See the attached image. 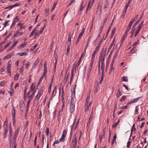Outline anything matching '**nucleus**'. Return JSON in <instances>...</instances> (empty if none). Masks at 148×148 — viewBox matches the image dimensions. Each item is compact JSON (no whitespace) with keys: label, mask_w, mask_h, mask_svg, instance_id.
<instances>
[{"label":"nucleus","mask_w":148,"mask_h":148,"mask_svg":"<svg viewBox=\"0 0 148 148\" xmlns=\"http://www.w3.org/2000/svg\"><path fill=\"white\" fill-rule=\"evenodd\" d=\"M43 91V89L41 88L38 91L37 95L34 98V105H37L38 102L39 98L42 95V92Z\"/></svg>","instance_id":"f257e3e1"},{"label":"nucleus","mask_w":148,"mask_h":148,"mask_svg":"<svg viewBox=\"0 0 148 148\" xmlns=\"http://www.w3.org/2000/svg\"><path fill=\"white\" fill-rule=\"evenodd\" d=\"M19 130L20 127H18L14 132L13 139V140L14 141L13 143H16L17 138L18 137Z\"/></svg>","instance_id":"f03ea898"},{"label":"nucleus","mask_w":148,"mask_h":148,"mask_svg":"<svg viewBox=\"0 0 148 148\" xmlns=\"http://www.w3.org/2000/svg\"><path fill=\"white\" fill-rule=\"evenodd\" d=\"M105 134V131L104 129H103L99 135L100 141L101 143L104 142L106 140Z\"/></svg>","instance_id":"7ed1b4c3"},{"label":"nucleus","mask_w":148,"mask_h":148,"mask_svg":"<svg viewBox=\"0 0 148 148\" xmlns=\"http://www.w3.org/2000/svg\"><path fill=\"white\" fill-rule=\"evenodd\" d=\"M106 54V51H102L101 52V56L99 58V59L100 60H101V61L102 64H104Z\"/></svg>","instance_id":"20e7f679"},{"label":"nucleus","mask_w":148,"mask_h":148,"mask_svg":"<svg viewBox=\"0 0 148 148\" xmlns=\"http://www.w3.org/2000/svg\"><path fill=\"white\" fill-rule=\"evenodd\" d=\"M77 145V139L75 137L73 138L71 145V148H75Z\"/></svg>","instance_id":"39448f33"},{"label":"nucleus","mask_w":148,"mask_h":148,"mask_svg":"<svg viewBox=\"0 0 148 148\" xmlns=\"http://www.w3.org/2000/svg\"><path fill=\"white\" fill-rule=\"evenodd\" d=\"M12 114V122L13 125H14L15 122L16 112L15 109L13 106V107Z\"/></svg>","instance_id":"423d86ee"},{"label":"nucleus","mask_w":148,"mask_h":148,"mask_svg":"<svg viewBox=\"0 0 148 148\" xmlns=\"http://www.w3.org/2000/svg\"><path fill=\"white\" fill-rule=\"evenodd\" d=\"M93 64V60H91V63L90 66L88 68V75L89 76L91 71L92 70V65Z\"/></svg>","instance_id":"0eeeda50"},{"label":"nucleus","mask_w":148,"mask_h":148,"mask_svg":"<svg viewBox=\"0 0 148 148\" xmlns=\"http://www.w3.org/2000/svg\"><path fill=\"white\" fill-rule=\"evenodd\" d=\"M134 21L132 20V21H131L130 22V23L127 27L125 31V34H127V33L129 31V30L130 29L131 26L132 25Z\"/></svg>","instance_id":"6e6552de"},{"label":"nucleus","mask_w":148,"mask_h":148,"mask_svg":"<svg viewBox=\"0 0 148 148\" xmlns=\"http://www.w3.org/2000/svg\"><path fill=\"white\" fill-rule=\"evenodd\" d=\"M86 5V4L85 3H84V2L82 1V2L81 4V5L80 6V10L79 12L80 14H81L82 13V10L84 8Z\"/></svg>","instance_id":"1a4fd4ad"},{"label":"nucleus","mask_w":148,"mask_h":148,"mask_svg":"<svg viewBox=\"0 0 148 148\" xmlns=\"http://www.w3.org/2000/svg\"><path fill=\"white\" fill-rule=\"evenodd\" d=\"M47 64L45 63L44 65V72L43 74L42 75L44 77H45L46 74L47 73Z\"/></svg>","instance_id":"9d476101"},{"label":"nucleus","mask_w":148,"mask_h":148,"mask_svg":"<svg viewBox=\"0 0 148 148\" xmlns=\"http://www.w3.org/2000/svg\"><path fill=\"white\" fill-rule=\"evenodd\" d=\"M139 100V98H137L134 100L128 102L127 104V105L130 104L131 103H136L138 102Z\"/></svg>","instance_id":"9b49d317"},{"label":"nucleus","mask_w":148,"mask_h":148,"mask_svg":"<svg viewBox=\"0 0 148 148\" xmlns=\"http://www.w3.org/2000/svg\"><path fill=\"white\" fill-rule=\"evenodd\" d=\"M70 112L71 113H72L74 110L75 105H74V104H70Z\"/></svg>","instance_id":"f8f14e48"},{"label":"nucleus","mask_w":148,"mask_h":148,"mask_svg":"<svg viewBox=\"0 0 148 148\" xmlns=\"http://www.w3.org/2000/svg\"><path fill=\"white\" fill-rule=\"evenodd\" d=\"M39 61V58H38L35 61L33 65L32 69H33L35 67V66L38 64Z\"/></svg>","instance_id":"ddd939ff"},{"label":"nucleus","mask_w":148,"mask_h":148,"mask_svg":"<svg viewBox=\"0 0 148 148\" xmlns=\"http://www.w3.org/2000/svg\"><path fill=\"white\" fill-rule=\"evenodd\" d=\"M62 94H61V97L62 99V102H63V101H64V88L63 86H62Z\"/></svg>","instance_id":"4468645a"},{"label":"nucleus","mask_w":148,"mask_h":148,"mask_svg":"<svg viewBox=\"0 0 148 148\" xmlns=\"http://www.w3.org/2000/svg\"><path fill=\"white\" fill-rule=\"evenodd\" d=\"M27 43L25 42H24L23 43H21V45L18 47V49H19L21 48H23L26 46Z\"/></svg>","instance_id":"2eb2a0df"},{"label":"nucleus","mask_w":148,"mask_h":148,"mask_svg":"<svg viewBox=\"0 0 148 148\" xmlns=\"http://www.w3.org/2000/svg\"><path fill=\"white\" fill-rule=\"evenodd\" d=\"M8 124V122L6 121H4L3 125V128L4 130H8L7 125Z\"/></svg>","instance_id":"dca6fc26"},{"label":"nucleus","mask_w":148,"mask_h":148,"mask_svg":"<svg viewBox=\"0 0 148 148\" xmlns=\"http://www.w3.org/2000/svg\"><path fill=\"white\" fill-rule=\"evenodd\" d=\"M83 53H82V55H81L80 59H79V60H78L77 63L76 64V66H77V67H78V66L79 65L80 62H81V59L82 58L83 56Z\"/></svg>","instance_id":"f3484780"},{"label":"nucleus","mask_w":148,"mask_h":148,"mask_svg":"<svg viewBox=\"0 0 148 148\" xmlns=\"http://www.w3.org/2000/svg\"><path fill=\"white\" fill-rule=\"evenodd\" d=\"M12 128L10 125L9 127V136H10V138L12 136Z\"/></svg>","instance_id":"a211bd4d"},{"label":"nucleus","mask_w":148,"mask_h":148,"mask_svg":"<svg viewBox=\"0 0 148 148\" xmlns=\"http://www.w3.org/2000/svg\"><path fill=\"white\" fill-rule=\"evenodd\" d=\"M104 25L103 23H101V26L100 27L99 29V34H100L102 32V30L103 28Z\"/></svg>","instance_id":"6ab92c4d"},{"label":"nucleus","mask_w":148,"mask_h":148,"mask_svg":"<svg viewBox=\"0 0 148 148\" xmlns=\"http://www.w3.org/2000/svg\"><path fill=\"white\" fill-rule=\"evenodd\" d=\"M139 43V40H138L136 42H135L133 45V47L132 49L133 50H134L136 48V46L138 45Z\"/></svg>","instance_id":"aec40b11"},{"label":"nucleus","mask_w":148,"mask_h":148,"mask_svg":"<svg viewBox=\"0 0 148 148\" xmlns=\"http://www.w3.org/2000/svg\"><path fill=\"white\" fill-rule=\"evenodd\" d=\"M17 54L21 56H26L27 55V53L26 52H23L21 53H18Z\"/></svg>","instance_id":"412c9836"},{"label":"nucleus","mask_w":148,"mask_h":148,"mask_svg":"<svg viewBox=\"0 0 148 148\" xmlns=\"http://www.w3.org/2000/svg\"><path fill=\"white\" fill-rule=\"evenodd\" d=\"M71 37L70 36V34L68 36V41L67 43L68 44V45H69V46H70L71 45Z\"/></svg>","instance_id":"4be33fe9"},{"label":"nucleus","mask_w":148,"mask_h":148,"mask_svg":"<svg viewBox=\"0 0 148 148\" xmlns=\"http://www.w3.org/2000/svg\"><path fill=\"white\" fill-rule=\"evenodd\" d=\"M68 77H69V74H67V76H66V75L65 78L63 81V82L64 84H66V82L67 81V80H68Z\"/></svg>","instance_id":"5701e85b"},{"label":"nucleus","mask_w":148,"mask_h":148,"mask_svg":"<svg viewBox=\"0 0 148 148\" xmlns=\"http://www.w3.org/2000/svg\"><path fill=\"white\" fill-rule=\"evenodd\" d=\"M116 138V134H115L113 136V138L112 141L111 145H112L114 144V142L115 141Z\"/></svg>","instance_id":"b1692460"},{"label":"nucleus","mask_w":148,"mask_h":148,"mask_svg":"<svg viewBox=\"0 0 148 148\" xmlns=\"http://www.w3.org/2000/svg\"><path fill=\"white\" fill-rule=\"evenodd\" d=\"M122 94V92H121L119 89L118 90V91L116 93V96L118 97H119Z\"/></svg>","instance_id":"393cba45"},{"label":"nucleus","mask_w":148,"mask_h":148,"mask_svg":"<svg viewBox=\"0 0 148 148\" xmlns=\"http://www.w3.org/2000/svg\"><path fill=\"white\" fill-rule=\"evenodd\" d=\"M18 26H20V29H23L25 28V26L24 25V24L22 23H18Z\"/></svg>","instance_id":"a878e982"},{"label":"nucleus","mask_w":148,"mask_h":148,"mask_svg":"<svg viewBox=\"0 0 148 148\" xmlns=\"http://www.w3.org/2000/svg\"><path fill=\"white\" fill-rule=\"evenodd\" d=\"M105 68V65L104 64H102L101 66V69L102 70V73L104 74V70Z\"/></svg>","instance_id":"bb28decb"},{"label":"nucleus","mask_w":148,"mask_h":148,"mask_svg":"<svg viewBox=\"0 0 148 148\" xmlns=\"http://www.w3.org/2000/svg\"><path fill=\"white\" fill-rule=\"evenodd\" d=\"M19 77V75L17 73L14 76V80L15 81L17 80Z\"/></svg>","instance_id":"cd10ccee"},{"label":"nucleus","mask_w":148,"mask_h":148,"mask_svg":"<svg viewBox=\"0 0 148 148\" xmlns=\"http://www.w3.org/2000/svg\"><path fill=\"white\" fill-rule=\"evenodd\" d=\"M108 19V16L107 15L105 17L104 21L102 23H103V24L105 25V24L106 23L107 20Z\"/></svg>","instance_id":"c85d7f7f"},{"label":"nucleus","mask_w":148,"mask_h":148,"mask_svg":"<svg viewBox=\"0 0 148 148\" xmlns=\"http://www.w3.org/2000/svg\"><path fill=\"white\" fill-rule=\"evenodd\" d=\"M92 120H88V121L87 123L86 127L87 128V129H88L89 128V127L90 126L91 122L92 121Z\"/></svg>","instance_id":"c756f323"},{"label":"nucleus","mask_w":148,"mask_h":148,"mask_svg":"<svg viewBox=\"0 0 148 148\" xmlns=\"http://www.w3.org/2000/svg\"><path fill=\"white\" fill-rule=\"evenodd\" d=\"M47 25V24L46 23H45L44 25L41 28V29L40 31L39 32H40V33L41 34L42 33L43 31L44 28L45 27H46V25Z\"/></svg>","instance_id":"7c9ffc66"},{"label":"nucleus","mask_w":148,"mask_h":148,"mask_svg":"<svg viewBox=\"0 0 148 148\" xmlns=\"http://www.w3.org/2000/svg\"><path fill=\"white\" fill-rule=\"evenodd\" d=\"M122 81L124 82H127L128 81V80L127 78V77L126 76H123L122 77Z\"/></svg>","instance_id":"2f4dec72"},{"label":"nucleus","mask_w":148,"mask_h":148,"mask_svg":"<svg viewBox=\"0 0 148 148\" xmlns=\"http://www.w3.org/2000/svg\"><path fill=\"white\" fill-rule=\"evenodd\" d=\"M72 89L71 90V95L72 97H75V87L73 88V90L72 91Z\"/></svg>","instance_id":"473e14b6"},{"label":"nucleus","mask_w":148,"mask_h":148,"mask_svg":"<svg viewBox=\"0 0 148 148\" xmlns=\"http://www.w3.org/2000/svg\"><path fill=\"white\" fill-rule=\"evenodd\" d=\"M126 96H123L120 99L119 101L121 102L123 101L126 98Z\"/></svg>","instance_id":"72a5a7b5"},{"label":"nucleus","mask_w":148,"mask_h":148,"mask_svg":"<svg viewBox=\"0 0 148 148\" xmlns=\"http://www.w3.org/2000/svg\"><path fill=\"white\" fill-rule=\"evenodd\" d=\"M65 137L62 135L60 139V140L61 142H64L65 140Z\"/></svg>","instance_id":"f704fd0d"},{"label":"nucleus","mask_w":148,"mask_h":148,"mask_svg":"<svg viewBox=\"0 0 148 148\" xmlns=\"http://www.w3.org/2000/svg\"><path fill=\"white\" fill-rule=\"evenodd\" d=\"M27 86L26 85L25 87V88L24 90V98L26 97L25 95L26 94V92H27Z\"/></svg>","instance_id":"c9c22d12"},{"label":"nucleus","mask_w":148,"mask_h":148,"mask_svg":"<svg viewBox=\"0 0 148 148\" xmlns=\"http://www.w3.org/2000/svg\"><path fill=\"white\" fill-rule=\"evenodd\" d=\"M38 45L37 44H35L34 46L32 47L31 48V51H33L34 49L38 46Z\"/></svg>","instance_id":"e433bc0d"},{"label":"nucleus","mask_w":148,"mask_h":148,"mask_svg":"<svg viewBox=\"0 0 148 148\" xmlns=\"http://www.w3.org/2000/svg\"><path fill=\"white\" fill-rule=\"evenodd\" d=\"M67 134V131L66 130L64 129V130L62 134V135L65 137L66 135Z\"/></svg>","instance_id":"4c0bfd02"},{"label":"nucleus","mask_w":148,"mask_h":148,"mask_svg":"<svg viewBox=\"0 0 148 148\" xmlns=\"http://www.w3.org/2000/svg\"><path fill=\"white\" fill-rule=\"evenodd\" d=\"M37 139V135H36L35 138L34 140V146L36 147V140Z\"/></svg>","instance_id":"58836bf2"},{"label":"nucleus","mask_w":148,"mask_h":148,"mask_svg":"<svg viewBox=\"0 0 148 148\" xmlns=\"http://www.w3.org/2000/svg\"><path fill=\"white\" fill-rule=\"evenodd\" d=\"M11 61H9L8 64L7 68H11Z\"/></svg>","instance_id":"ea45409f"},{"label":"nucleus","mask_w":148,"mask_h":148,"mask_svg":"<svg viewBox=\"0 0 148 148\" xmlns=\"http://www.w3.org/2000/svg\"><path fill=\"white\" fill-rule=\"evenodd\" d=\"M4 130V138H6L7 135V133L8 132V130Z\"/></svg>","instance_id":"a19ab883"},{"label":"nucleus","mask_w":148,"mask_h":148,"mask_svg":"<svg viewBox=\"0 0 148 148\" xmlns=\"http://www.w3.org/2000/svg\"><path fill=\"white\" fill-rule=\"evenodd\" d=\"M35 88V86H34V84H32L30 87V90L32 91L34 90Z\"/></svg>","instance_id":"79ce46f5"},{"label":"nucleus","mask_w":148,"mask_h":148,"mask_svg":"<svg viewBox=\"0 0 148 148\" xmlns=\"http://www.w3.org/2000/svg\"><path fill=\"white\" fill-rule=\"evenodd\" d=\"M12 8H13L12 5H11L8 6V7H6L4 8V10L6 9H8L9 10H11Z\"/></svg>","instance_id":"37998d69"},{"label":"nucleus","mask_w":148,"mask_h":148,"mask_svg":"<svg viewBox=\"0 0 148 148\" xmlns=\"http://www.w3.org/2000/svg\"><path fill=\"white\" fill-rule=\"evenodd\" d=\"M100 49V46H97L95 48V50L94 51L95 52H96L97 51L99 50Z\"/></svg>","instance_id":"c03bdc74"},{"label":"nucleus","mask_w":148,"mask_h":148,"mask_svg":"<svg viewBox=\"0 0 148 148\" xmlns=\"http://www.w3.org/2000/svg\"><path fill=\"white\" fill-rule=\"evenodd\" d=\"M57 4V3L56 2H54L53 5L51 10L52 11H53L55 8L56 5Z\"/></svg>","instance_id":"a18cd8bd"},{"label":"nucleus","mask_w":148,"mask_h":148,"mask_svg":"<svg viewBox=\"0 0 148 148\" xmlns=\"http://www.w3.org/2000/svg\"><path fill=\"white\" fill-rule=\"evenodd\" d=\"M70 46H69V45H67V49H66V54L68 55L69 53V51L70 50Z\"/></svg>","instance_id":"49530a36"},{"label":"nucleus","mask_w":148,"mask_h":148,"mask_svg":"<svg viewBox=\"0 0 148 148\" xmlns=\"http://www.w3.org/2000/svg\"><path fill=\"white\" fill-rule=\"evenodd\" d=\"M10 21V20H8L7 21H6L4 23V27H6V26H7V25H9V24H8V23Z\"/></svg>","instance_id":"de8ad7c7"},{"label":"nucleus","mask_w":148,"mask_h":148,"mask_svg":"<svg viewBox=\"0 0 148 148\" xmlns=\"http://www.w3.org/2000/svg\"><path fill=\"white\" fill-rule=\"evenodd\" d=\"M12 88H11V91H8V92L10 93V95L12 96L13 95L14 92V90L13 89L12 91Z\"/></svg>","instance_id":"09e8293b"},{"label":"nucleus","mask_w":148,"mask_h":148,"mask_svg":"<svg viewBox=\"0 0 148 148\" xmlns=\"http://www.w3.org/2000/svg\"><path fill=\"white\" fill-rule=\"evenodd\" d=\"M103 77H104V74H103L102 73V75H101V77L100 82V84H101V83H102V82L103 80Z\"/></svg>","instance_id":"8fccbe9b"},{"label":"nucleus","mask_w":148,"mask_h":148,"mask_svg":"<svg viewBox=\"0 0 148 148\" xmlns=\"http://www.w3.org/2000/svg\"><path fill=\"white\" fill-rule=\"evenodd\" d=\"M74 67L73 66L72 70H71V79H72L73 76V73H74Z\"/></svg>","instance_id":"3c124183"},{"label":"nucleus","mask_w":148,"mask_h":148,"mask_svg":"<svg viewBox=\"0 0 148 148\" xmlns=\"http://www.w3.org/2000/svg\"><path fill=\"white\" fill-rule=\"evenodd\" d=\"M119 120L118 121V122H116V123H114L112 126L113 127H116L117 126V124L119 123Z\"/></svg>","instance_id":"603ef678"},{"label":"nucleus","mask_w":148,"mask_h":148,"mask_svg":"<svg viewBox=\"0 0 148 148\" xmlns=\"http://www.w3.org/2000/svg\"><path fill=\"white\" fill-rule=\"evenodd\" d=\"M92 112L91 113V114L90 116V117L89 118V120H92V119L93 117V115L92 114Z\"/></svg>","instance_id":"864d4df0"},{"label":"nucleus","mask_w":148,"mask_h":148,"mask_svg":"<svg viewBox=\"0 0 148 148\" xmlns=\"http://www.w3.org/2000/svg\"><path fill=\"white\" fill-rule=\"evenodd\" d=\"M98 86L97 85H95L94 86V88H95V89L94 90V91L96 92L97 91L98 88Z\"/></svg>","instance_id":"5fc2aeb1"},{"label":"nucleus","mask_w":148,"mask_h":148,"mask_svg":"<svg viewBox=\"0 0 148 148\" xmlns=\"http://www.w3.org/2000/svg\"><path fill=\"white\" fill-rule=\"evenodd\" d=\"M134 125L135 124H134L132 127V129H131V133H132L134 130V131H135L136 130V128L134 127Z\"/></svg>","instance_id":"6e6d98bb"},{"label":"nucleus","mask_w":148,"mask_h":148,"mask_svg":"<svg viewBox=\"0 0 148 148\" xmlns=\"http://www.w3.org/2000/svg\"><path fill=\"white\" fill-rule=\"evenodd\" d=\"M60 142H61L60 141V140H56V141H55V142H54V143H53V146H54L55 144H58V143H60Z\"/></svg>","instance_id":"4d7b16f0"},{"label":"nucleus","mask_w":148,"mask_h":148,"mask_svg":"<svg viewBox=\"0 0 148 148\" xmlns=\"http://www.w3.org/2000/svg\"><path fill=\"white\" fill-rule=\"evenodd\" d=\"M89 107L88 106H85V112H87L88 110Z\"/></svg>","instance_id":"13d9d810"},{"label":"nucleus","mask_w":148,"mask_h":148,"mask_svg":"<svg viewBox=\"0 0 148 148\" xmlns=\"http://www.w3.org/2000/svg\"><path fill=\"white\" fill-rule=\"evenodd\" d=\"M46 134L47 136H48L49 132V129L48 128H47L46 129Z\"/></svg>","instance_id":"bf43d9fd"},{"label":"nucleus","mask_w":148,"mask_h":148,"mask_svg":"<svg viewBox=\"0 0 148 148\" xmlns=\"http://www.w3.org/2000/svg\"><path fill=\"white\" fill-rule=\"evenodd\" d=\"M74 97H71L70 104H74V100L73 99Z\"/></svg>","instance_id":"052dcab7"},{"label":"nucleus","mask_w":148,"mask_h":148,"mask_svg":"<svg viewBox=\"0 0 148 148\" xmlns=\"http://www.w3.org/2000/svg\"><path fill=\"white\" fill-rule=\"evenodd\" d=\"M95 53L96 52H95V51H94V53H93L92 55L91 60H93V61L94 60V58L95 55Z\"/></svg>","instance_id":"680f3d73"},{"label":"nucleus","mask_w":148,"mask_h":148,"mask_svg":"<svg viewBox=\"0 0 148 148\" xmlns=\"http://www.w3.org/2000/svg\"><path fill=\"white\" fill-rule=\"evenodd\" d=\"M20 3H15L14 4L12 5V6H13V7L14 8V7H15L16 6H19L20 5Z\"/></svg>","instance_id":"e2e57ef3"},{"label":"nucleus","mask_w":148,"mask_h":148,"mask_svg":"<svg viewBox=\"0 0 148 148\" xmlns=\"http://www.w3.org/2000/svg\"><path fill=\"white\" fill-rule=\"evenodd\" d=\"M139 22V20L138 19L137 21L133 25V28L134 27H136V26L137 24L138 23V22Z\"/></svg>","instance_id":"0e129e2a"},{"label":"nucleus","mask_w":148,"mask_h":148,"mask_svg":"<svg viewBox=\"0 0 148 148\" xmlns=\"http://www.w3.org/2000/svg\"><path fill=\"white\" fill-rule=\"evenodd\" d=\"M84 33H83V32H81L79 34L78 37L81 38L82 36H83Z\"/></svg>","instance_id":"69168bd1"},{"label":"nucleus","mask_w":148,"mask_h":148,"mask_svg":"<svg viewBox=\"0 0 148 148\" xmlns=\"http://www.w3.org/2000/svg\"><path fill=\"white\" fill-rule=\"evenodd\" d=\"M90 100V96H88L87 97V98L86 99V102H88L89 103Z\"/></svg>","instance_id":"338daca9"},{"label":"nucleus","mask_w":148,"mask_h":148,"mask_svg":"<svg viewBox=\"0 0 148 148\" xmlns=\"http://www.w3.org/2000/svg\"><path fill=\"white\" fill-rule=\"evenodd\" d=\"M28 101H29V102H30L31 101V100H32V99L33 98L32 97H31V96H28Z\"/></svg>","instance_id":"774afa93"}]
</instances>
